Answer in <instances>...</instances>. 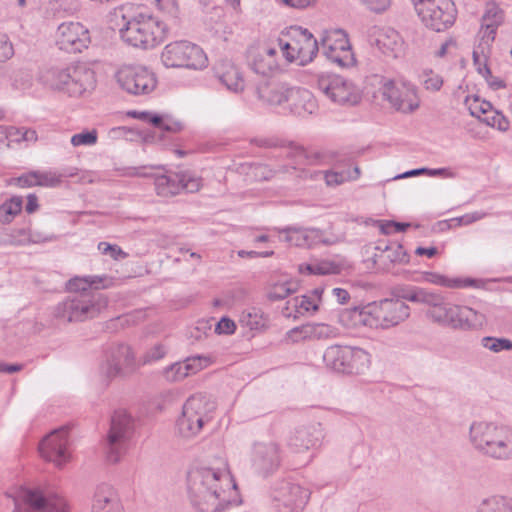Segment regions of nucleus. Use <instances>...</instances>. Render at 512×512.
Instances as JSON below:
<instances>
[{
	"mask_svg": "<svg viewBox=\"0 0 512 512\" xmlns=\"http://www.w3.org/2000/svg\"><path fill=\"white\" fill-rule=\"evenodd\" d=\"M187 482L189 499L199 512H222L241 503L225 459H219L217 465L192 469Z\"/></svg>",
	"mask_w": 512,
	"mask_h": 512,
	"instance_id": "obj_1",
	"label": "nucleus"
},
{
	"mask_svg": "<svg viewBox=\"0 0 512 512\" xmlns=\"http://www.w3.org/2000/svg\"><path fill=\"white\" fill-rule=\"evenodd\" d=\"M410 308L398 299H384L366 307L344 309L339 315L340 322L347 328L367 326L370 328L387 329L407 319Z\"/></svg>",
	"mask_w": 512,
	"mask_h": 512,
	"instance_id": "obj_2",
	"label": "nucleus"
},
{
	"mask_svg": "<svg viewBox=\"0 0 512 512\" xmlns=\"http://www.w3.org/2000/svg\"><path fill=\"white\" fill-rule=\"evenodd\" d=\"M472 446L482 455L498 461L512 460V427L476 421L469 429Z\"/></svg>",
	"mask_w": 512,
	"mask_h": 512,
	"instance_id": "obj_3",
	"label": "nucleus"
},
{
	"mask_svg": "<svg viewBox=\"0 0 512 512\" xmlns=\"http://www.w3.org/2000/svg\"><path fill=\"white\" fill-rule=\"evenodd\" d=\"M122 19L124 24L119 30L120 36L133 47L151 49L163 42L166 36V25L150 14L123 15Z\"/></svg>",
	"mask_w": 512,
	"mask_h": 512,
	"instance_id": "obj_4",
	"label": "nucleus"
},
{
	"mask_svg": "<svg viewBox=\"0 0 512 512\" xmlns=\"http://www.w3.org/2000/svg\"><path fill=\"white\" fill-rule=\"evenodd\" d=\"M43 82L53 90L78 97L95 87L94 71L85 65H72L65 68H51L42 75Z\"/></svg>",
	"mask_w": 512,
	"mask_h": 512,
	"instance_id": "obj_5",
	"label": "nucleus"
},
{
	"mask_svg": "<svg viewBox=\"0 0 512 512\" xmlns=\"http://www.w3.org/2000/svg\"><path fill=\"white\" fill-rule=\"evenodd\" d=\"M216 408L215 400L209 395L198 393L190 396L177 420L179 435L186 439L197 436L205 425L212 422Z\"/></svg>",
	"mask_w": 512,
	"mask_h": 512,
	"instance_id": "obj_6",
	"label": "nucleus"
},
{
	"mask_svg": "<svg viewBox=\"0 0 512 512\" xmlns=\"http://www.w3.org/2000/svg\"><path fill=\"white\" fill-rule=\"evenodd\" d=\"M107 303V298L99 292L75 293L56 305L54 316L67 323L81 322L96 317Z\"/></svg>",
	"mask_w": 512,
	"mask_h": 512,
	"instance_id": "obj_7",
	"label": "nucleus"
},
{
	"mask_svg": "<svg viewBox=\"0 0 512 512\" xmlns=\"http://www.w3.org/2000/svg\"><path fill=\"white\" fill-rule=\"evenodd\" d=\"M323 361L328 369L342 374H361L371 363L370 354L364 349L342 345L329 346Z\"/></svg>",
	"mask_w": 512,
	"mask_h": 512,
	"instance_id": "obj_8",
	"label": "nucleus"
},
{
	"mask_svg": "<svg viewBox=\"0 0 512 512\" xmlns=\"http://www.w3.org/2000/svg\"><path fill=\"white\" fill-rule=\"evenodd\" d=\"M161 61L167 68L201 70L208 65L203 49L187 40L167 44L162 50Z\"/></svg>",
	"mask_w": 512,
	"mask_h": 512,
	"instance_id": "obj_9",
	"label": "nucleus"
},
{
	"mask_svg": "<svg viewBox=\"0 0 512 512\" xmlns=\"http://www.w3.org/2000/svg\"><path fill=\"white\" fill-rule=\"evenodd\" d=\"M411 1L422 23L433 31H445L456 20L457 10L452 0Z\"/></svg>",
	"mask_w": 512,
	"mask_h": 512,
	"instance_id": "obj_10",
	"label": "nucleus"
},
{
	"mask_svg": "<svg viewBox=\"0 0 512 512\" xmlns=\"http://www.w3.org/2000/svg\"><path fill=\"white\" fill-rule=\"evenodd\" d=\"M13 500V512H68L61 496L39 488H21Z\"/></svg>",
	"mask_w": 512,
	"mask_h": 512,
	"instance_id": "obj_11",
	"label": "nucleus"
},
{
	"mask_svg": "<svg viewBox=\"0 0 512 512\" xmlns=\"http://www.w3.org/2000/svg\"><path fill=\"white\" fill-rule=\"evenodd\" d=\"M428 319L442 327L466 331L481 325L483 315L468 306L445 301Z\"/></svg>",
	"mask_w": 512,
	"mask_h": 512,
	"instance_id": "obj_12",
	"label": "nucleus"
},
{
	"mask_svg": "<svg viewBox=\"0 0 512 512\" xmlns=\"http://www.w3.org/2000/svg\"><path fill=\"white\" fill-rule=\"evenodd\" d=\"M324 439V430L320 423H312L297 427L290 437V466L300 468L307 465L313 458L311 448L320 446Z\"/></svg>",
	"mask_w": 512,
	"mask_h": 512,
	"instance_id": "obj_13",
	"label": "nucleus"
},
{
	"mask_svg": "<svg viewBox=\"0 0 512 512\" xmlns=\"http://www.w3.org/2000/svg\"><path fill=\"white\" fill-rule=\"evenodd\" d=\"M133 429L132 417L126 411L114 412L106 440L107 458L111 463L119 462L126 453Z\"/></svg>",
	"mask_w": 512,
	"mask_h": 512,
	"instance_id": "obj_14",
	"label": "nucleus"
},
{
	"mask_svg": "<svg viewBox=\"0 0 512 512\" xmlns=\"http://www.w3.org/2000/svg\"><path fill=\"white\" fill-rule=\"evenodd\" d=\"M118 84L132 95L151 93L157 85L155 74L143 66H124L116 74Z\"/></svg>",
	"mask_w": 512,
	"mask_h": 512,
	"instance_id": "obj_15",
	"label": "nucleus"
},
{
	"mask_svg": "<svg viewBox=\"0 0 512 512\" xmlns=\"http://www.w3.org/2000/svg\"><path fill=\"white\" fill-rule=\"evenodd\" d=\"M202 179L190 171L162 174L155 177V189L159 196L170 197L182 190L190 193L199 191Z\"/></svg>",
	"mask_w": 512,
	"mask_h": 512,
	"instance_id": "obj_16",
	"label": "nucleus"
},
{
	"mask_svg": "<svg viewBox=\"0 0 512 512\" xmlns=\"http://www.w3.org/2000/svg\"><path fill=\"white\" fill-rule=\"evenodd\" d=\"M318 50V42L308 29L290 25V63L305 66L314 59Z\"/></svg>",
	"mask_w": 512,
	"mask_h": 512,
	"instance_id": "obj_17",
	"label": "nucleus"
},
{
	"mask_svg": "<svg viewBox=\"0 0 512 512\" xmlns=\"http://www.w3.org/2000/svg\"><path fill=\"white\" fill-rule=\"evenodd\" d=\"M317 86L334 103L354 105L359 101V95L353 83L342 76L321 75L318 78Z\"/></svg>",
	"mask_w": 512,
	"mask_h": 512,
	"instance_id": "obj_18",
	"label": "nucleus"
},
{
	"mask_svg": "<svg viewBox=\"0 0 512 512\" xmlns=\"http://www.w3.org/2000/svg\"><path fill=\"white\" fill-rule=\"evenodd\" d=\"M68 431L67 426L55 429L39 444L41 456L58 467H61L70 459Z\"/></svg>",
	"mask_w": 512,
	"mask_h": 512,
	"instance_id": "obj_19",
	"label": "nucleus"
},
{
	"mask_svg": "<svg viewBox=\"0 0 512 512\" xmlns=\"http://www.w3.org/2000/svg\"><path fill=\"white\" fill-rule=\"evenodd\" d=\"M249 67L257 74L272 76L278 72L280 64L278 50L272 44H256L247 50Z\"/></svg>",
	"mask_w": 512,
	"mask_h": 512,
	"instance_id": "obj_20",
	"label": "nucleus"
},
{
	"mask_svg": "<svg viewBox=\"0 0 512 512\" xmlns=\"http://www.w3.org/2000/svg\"><path fill=\"white\" fill-rule=\"evenodd\" d=\"M136 369V360L130 346L119 344L112 347L106 356V361L101 366V371L108 378L117 375H126Z\"/></svg>",
	"mask_w": 512,
	"mask_h": 512,
	"instance_id": "obj_21",
	"label": "nucleus"
},
{
	"mask_svg": "<svg viewBox=\"0 0 512 512\" xmlns=\"http://www.w3.org/2000/svg\"><path fill=\"white\" fill-rule=\"evenodd\" d=\"M382 95L392 107L403 113H412L419 107L416 91L409 85H397L393 80H388L382 86Z\"/></svg>",
	"mask_w": 512,
	"mask_h": 512,
	"instance_id": "obj_22",
	"label": "nucleus"
},
{
	"mask_svg": "<svg viewBox=\"0 0 512 512\" xmlns=\"http://www.w3.org/2000/svg\"><path fill=\"white\" fill-rule=\"evenodd\" d=\"M90 42L88 30L79 22L62 23L57 30V44L69 53L81 52Z\"/></svg>",
	"mask_w": 512,
	"mask_h": 512,
	"instance_id": "obj_23",
	"label": "nucleus"
},
{
	"mask_svg": "<svg viewBox=\"0 0 512 512\" xmlns=\"http://www.w3.org/2000/svg\"><path fill=\"white\" fill-rule=\"evenodd\" d=\"M369 43L384 55L397 58L402 51L403 41L400 34L391 27H373L368 35Z\"/></svg>",
	"mask_w": 512,
	"mask_h": 512,
	"instance_id": "obj_24",
	"label": "nucleus"
},
{
	"mask_svg": "<svg viewBox=\"0 0 512 512\" xmlns=\"http://www.w3.org/2000/svg\"><path fill=\"white\" fill-rule=\"evenodd\" d=\"M210 364V358L206 356H191L182 362L173 363L163 370V376L169 382H179L198 373Z\"/></svg>",
	"mask_w": 512,
	"mask_h": 512,
	"instance_id": "obj_25",
	"label": "nucleus"
},
{
	"mask_svg": "<svg viewBox=\"0 0 512 512\" xmlns=\"http://www.w3.org/2000/svg\"><path fill=\"white\" fill-rule=\"evenodd\" d=\"M215 76L227 90L240 93L245 88L241 69L230 60H221L214 68Z\"/></svg>",
	"mask_w": 512,
	"mask_h": 512,
	"instance_id": "obj_26",
	"label": "nucleus"
},
{
	"mask_svg": "<svg viewBox=\"0 0 512 512\" xmlns=\"http://www.w3.org/2000/svg\"><path fill=\"white\" fill-rule=\"evenodd\" d=\"M253 466L257 472L267 476L279 466L278 447L275 444L259 443L254 447Z\"/></svg>",
	"mask_w": 512,
	"mask_h": 512,
	"instance_id": "obj_27",
	"label": "nucleus"
},
{
	"mask_svg": "<svg viewBox=\"0 0 512 512\" xmlns=\"http://www.w3.org/2000/svg\"><path fill=\"white\" fill-rule=\"evenodd\" d=\"M335 242L334 238L326 237L323 230L290 226V244L297 247L311 248L318 244L332 245Z\"/></svg>",
	"mask_w": 512,
	"mask_h": 512,
	"instance_id": "obj_28",
	"label": "nucleus"
},
{
	"mask_svg": "<svg viewBox=\"0 0 512 512\" xmlns=\"http://www.w3.org/2000/svg\"><path fill=\"white\" fill-rule=\"evenodd\" d=\"M92 512H123L118 494L111 485L102 483L96 487Z\"/></svg>",
	"mask_w": 512,
	"mask_h": 512,
	"instance_id": "obj_29",
	"label": "nucleus"
},
{
	"mask_svg": "<svg viewBox=\"0 0 512 512\" xmlns=\"http://www.w3.org/2000/svg\"><path fill=\"white\" fill-rule=\"evenodd\" d=\"M290 168L297 170L301 169L302 165H323L331 161L332 156L325 152L320 151H307L290 142Z\"/></svg>",
	"mask_w": 512,
	"mask_h": 512,
	"instance_id": "obj_30",
	"label": "nucleus"
},
{
	"mask_svg": "<svg viewBox=\"0 0 512 512\" xmlns=\"http://www.w3.org/2000/svg\"><path fill=\"white\" fill-rule=\"evenodd\" d=\"M113 285V278L107 275L76 276L67 282V290L75 293L93 292L94 289H106Z\"/></svg>",
	"mask_w": 512,
	"mask_h": 512,
	"instance_id": "obj_31",
	"label": "nucleus"
},
{
	"mask_svg": "<svg viewBox=\"0 0 512 512\" xmlns=\"http://www.w3.org/2000/svg\"><path fill=\"white\" fill-rule=\"evenodd\" d=\"M129 115H131L134 118L143 120L147 123H150L154 128L160 131L176 133L181 131L183 128L182 123L179 121H175L169 117H163L161 115L147 111H133L130 112Z\"/></svg>",
	"mask_w": 512,
	"mask_h": 512,
	"instance_id": "obj_32",
	"label": "nucleus"
},
{
	"mask_svg": "<svg viewBox=\"0 0 512 512\" xmlns=\"http://www.w3.org/2000/svg\"><path fill=\"white\" fill-rule=\"evenodd\" d=\"M348 45H350L348 35L342 29L325 31L321 37V48L325 57H333V53Z\"/></svg>",
	"mask_w": 512,
	"mask_h": 512,
	"instance_id": "obj_33",
	"label": "nucleus"
},
{
	"mask_svg": "<svg viewBox=\"0 0 512 512\" xmlns=\"http://www.w3.org/2000/svg\"><path fill=\"white\" fill-rule=\"evenodd\" d=\"M269 508L270 512H288V481L285 478L272 483Z\"/></svg>",
	"mask_w": 512,
	"mask_h": 512,
	"instance_id": "obj_34",
	"label": "nucleus"
},
{
	"mask_svg": "<svg viewBox=\"0 0 512 512\" xmlns=\"http://www.w3.org/2000/svg\"><path fill=\"white\" fill-rule=\"evenodd\" d=\"M422 278L427 283L452 289L470 287L475 283V280L472 278H450L432 271L423 272Z\"/></svg>",
	"mask_w": 512,
	"mask_h": 512,
	"instance_id": "obj_35",
	"label": "nucleus"
},
{
	"mask_svg": "<svg viewBox=\"0 0 512 512\" xmlns=\"http://www.w3.org/2000/svg\"><path fill=\"white\" fill-rule=\"evenodd\" d=\"M344 265L341 262L330 260H321L316 263H305L298 266V270L302 274L308 275H330L340 274Z\"/></svg>",
	"mask_w": 512,
	"mask_h": 512,
	"instance_id": "obj_36",
	"label": "nucleus"
},
{
	"mask_svg": "<svg viewBox=\"0 0 512 512\" xmlns=\"http://www.w3.org/2000/svg\"><path fill=\"white\" fill-rule=\"evenodd\" d=\"M323 174L325 183L329 187L339 186L348 181L357 180L360 177L361 171L358 166H355L352 171L350 170H327L324 172H318Z\"/></svg>",
	"mask_w": 512,
	"mask_h": 512,
	"instance_id": "obj_37",
	"label": "nucleus"
},
{
	"mask_svg": "<svg viewBox=\"0 0 512 512\" xmlns=\"http://www.w3.org/2000/svg\"><path fill=\"white\" fill-rule=\"evenodd\" d=\"M477 512H512V498L491 496L479 504Z\"/></svg>",
	"mask_w": 512,
	"mask_h": 512,
	"instance_id": "obj_38",
	"label": "nucleus"
},
{
	"mask_svg": "<svg viewBox=\"0 0 512 512\" xmlns=\"http://www.w3.org/2000/svg\"><path fill=\"white\" fill-rule=\"evenodd\" d=\"M23 199L21 196H13L0 205V223L9 224L21 212Z\"/></svg>",
	"mask_w": 512,
	"mask_h": 512,
	"instance_id": "obj_39",
	"label": "nucleus"
},
{
	"mask_svg": "<svg viewBox=\"0 0 512 512\" xmlns=\"http://www.w3.org/2000/svg\"><path fill=\"white\" fill-rule=\"evenodd\" d=\"M257 91L259 97L266 100L270 105L280 106L287 100L286 93L288 89L282 86L281 91H277L274 82L269 83L267 87H259Z\"/></svg>",
	"mask_w": 512,
	"mask_h": 512,
	"instance_id": "obj_40",
	"label": "nucleus"
},
{
	"mask_svg": "<svg viewBox=\"0 0 512 512\" xmlns=\"http://www.w3.org/2000/svg\"><path fill=\"white\" fill-rule=\"evenodd\" d=\"M288 296V278L285 275L272 277L267 288V297L271 301L283 300Z\"/></svg>",
	"mask_w": 512,
	"mask_h": 512,
	"instance_id": "obj_41",
	"label": "nucleus"
},
{
	"mask_svg": "<svg viewBox=\"0 0 512 512\" xmlns=\"http://www.w3.org/2000/svg\"><path fill=\"white\" fill-rule=\"evenodd\" d=\"M495 19L489 23L485 22V28L482 31L481 40L477 47L480 49L490 50V46L496 37L497 26L502 21V11L495 9Z\"/></svg>",
	"mask_w": 512,
	"mask_h": 512,
	"instance_id": "obj_42",
	"label": "nucleus"
},
{
	"mask_svg": "<svg viewBox=\"0 0 512 512\" xmlns=\"http://www.w3.org/2000/svg\"><path fill=\"white\" fill-rule=\"evenodd\" d=\"M310 499V491L300 485L290 484V512H301Z\"/></svg>",
	"mask_w": 512,
	"mask_h": 512,
	"instance_id": "obj_43",
	"label": "nucleus"
},
{
	"mask_svg": "<svg viewBox=\"0 0 512 512\" xmlns=\"http://www.w3.org/2000/svg\"><path fill=\"white\" fill-rule=\"evenodd\" d=\"M480 344L494 354L512 351V341L504 337L484 336L481 338Z\"/></svg>",
	"mask_w": 512,
	"mask_h": 512,
	"instance_id": "obj_44",
	"label": "nucleus"
},
{
	"mask_svg": "<svg viewBox=\"0 0 512 512\" xmlns=\"http://www.w3.org/2000/svg\"><path fill=\"white\" fill-rule=\"evenodd\" d=\"M445 301V297L441 293L422 288L419 304H425L429 307L426 312L427 318L435 313V311L442 306Z\"/></svg>",
	"mask_w": 512,
	"mask_h": 512,
	"instance_id": "obj_45",
	"label": "nucleus"
},
{
	"mask_svg": "<svg viewBox=\"0 0 512 512\" xmlns=\"http://www.w3.org/2000/svg\"><path fill=\"white\" fill-rule=\"evenodd\" d=\"M421 291L422 287L412 285H398L393 289L392 294L395 297L394 299H398L403 302L406 300L419 304Z\"/></svg>",
	"mask_w": 512,
	"mask_h": 512,
	"instance_id": "obj_46",
	"label": "nucleus"
},
{
	"mask_svg": "<svg viewBox=\"0 0 512 512\" xmlns=\"http://www.w3.org/2000/svg\"><path fill=\"white\" fill-rule=\"evenodd\" d=\"M293 307L295 319L305 314H313L319 309L315 301L311 300L307 294L293 298Z\"/></svg>",
	"mask_w": 512,
	"mask_h": 512,
	"instance_id": "obj_47",
	"label": "nucleus"
},
{
	"mask_svg": "<svg viewBox=\"0 0 512 512\" xmlns=\"http://www.w3.org/2000/svg\"><path fill=\"white\" fill-rule=\"evenodd\" d=\"M326 58L341 68L352 67L356 63L351 44L348 47H342L341 50H337V52L333 53V57Z\"/></svg>",
	"mask_w": 512,
	"mask_h": 512,
	"instance_id": "obj_48",
	"label": "nucleus"
},
{
	"mask_svg": "<svg viewBox=\"0 0 512 512\" xmlns=\"http://www.w3.org/2000/svg\"><path fill=\"white\" fill-rule=\"evenodd\" d=\"M35 175L37 186L54 188L59 186L62 182V175L55 171L36 170Z\"/></svg>",
	"mask_w": 512,
	"mask_h": 512,
	"instance_id": "obj_49",
	"label": "nucleus"
},
{
	"mask_svg": "<svg viewBox=\"0 0 512 512\" xmlns=\"http://www.w3.org/2000/svg\"><path fill=\"white\" fill-rule=\"evenodd\" d=\"M240 323L250 330H257L264 326V319L258 310L252 308L242 312Z\"/></svg>",
	"mask_w": 512,
	"mask_h": 512,
	"instance_id": "obj_50",
	"label": "nucleus"
},
{
	"mask_svg": "<svg viewBox=\"0 0 512 512\" xmlns=\"http://www.w3.org/2000/svg\"><path fill=\"white\" fill-rule=\"evenodd\" d=\"M312 331L313 339H330L339 334L336 327L325 323H314L312 327H308V332Z\"/></svg>",
	"mask_w": 512,
	"mask_h": 512,
	"instance_id": "obj_51",
	"label": "nucleus"
},
{
	"mask_svg": "<svg viewBox=\"0 0 512 512\" xmlns=\"http://www.w3.org/2000/svg\"><path fill=\"white\" fill-rule=\"evenodd\" d=\"M384 253H385V257L391 263H399V264L409 263V255L407 254L405 248L401 244H396L394 246H387Z\"/></svg>",
	"mask_w": 512,
	"mask_h": 512,
	"instance_id": "obj_52",
	"label": "nucleus"
},
{
	"mask_svg": "<svg viewBox=\"0 0 512 512\" xmlns=\"http://www.w3.org/2000/svg\"><path fill=\"white\" fill-rule=\"evenodd\" d=\"M468 109L473 117L479 119H481L483 115H491L494 111L490 102L480 100L478 97H475L472 102L468 104Z\"/></svg>",
	"mask_w": 512,
	"mask_h": 512,
	"instance_id": "obj_53",
	"label": "nucleus"
},
{
	"mask_svg": "<svg viewBox=\"0 0 512 512\" xmlns=\"http://www.w3.org/2000/svg\"><path fill=\"white\" fill-rule=\"evenodd\" d=\"M489 50L480 49L479 47H476L473 50V62L474 65L477 67V71L487 78L488 76H491L490 68L487 65V53Z\"/></svg>",
	"mask_w": 512,
	"mask_h": 512,
	"instance_id": "obj_54",
	"label": "nucleus"
},
{
	"mask_svg": "<svg viewBox=\"0 0 512 512\" xmlns=\"http://www.w3.org/2000/svg\"><path fill=\"white\" fill-rule=\"evenodd\" d=\"M290 97H298L302 99L304 101L302 109L309 114H311L315 109V102L312 94L306 89L290 88Z\"/></svg>",
	"mask_w": 512,
	"mask_h": 512,
	"instance_id": "obj_55",
	"label": "nucleus"
},
{
	"mask_svg": "<svg viewBox=\"0 0 512 512\" xmlns=\"http://www.w3.org/2000/svg\"><path fill=\"white\" fill-rule=\"evenodd\" d=\"M483 121L500 131H507L509 128V120L499 111L494 110L491 115L484 117Z\"/></svg>",
	"mask_w": 512,
	"mask_h": 512,
	"instance_id": "obj_56",
	"label": "nucleus"
},
{
	"mask_svg": "<svg viewBox=\"0 0 512 512\" xmlns=\"http://www.w3.org/2000/svg\"><path fill=\"white\" fill-rule=\"evenodd\" d=\"M97 142L96 130L85 131L78 134H74L71 137V144L75 147L78 146H90Z\"/></svg>",
	"mask_w": 512,
	"mask_h": 512,
	"instance_id": "obj_57",
	"label": "nucleus"
},
{
	"mask_svg": "<svg viewBox=\"0 0 512 512\" xmlns=\"http://www.w3.org/2000/svg\"><path fill=\"white\" fill-rule=\"evenodd\" d=\"M368 11L375 14L385 13L392 4V0H358Z\"/></svg>",
	"mask_w": 512,
	"mask_h": 512,
	"instance_id": "obj_58",
	"label": "nucleus"
},
{
	"mask_svg": "<svg viewBox=\"0 0 512 512\" xmlns=\"http://www.w3.org/2000/svg\"><path fill=\"white\" fill-rule=\"evenodd\" d=\"M167 347L163 345L162 343H158L151 347L144 355L143 357V363L148 364L155 361H158L165 357L167 354Z\"/></svg>",
	"mask_w": 512,
	"mask_h": 512,
	"instance_id": "obj_59",
	"label": "nucleus"
},
{
	"mask_svg": "<svg viewBox=\"0 0 512 512\" xmlns=\"http://www.w3.org/2000/svg\"><path fill=\"white\" fill-rule=\"evenodd\" d=\"M9 184L15 185L19 188H31L37 186L35 171L24 173L19 177L12 178Z\"/></svg>",
	"mask_w": 512,
	"mask_h": 512,
	"instance_id": "obj_60",
	"label": "nucleus"
},
{
	"mask_svg": "<svg viewBox=\"0 0 512 512\" xmlns=\"http://www.w3.org/2000/svg\"><path fill=\"white\" fill-rule=\"evenodd\" d=\"M98 250L104 255H110L113 259H123L127 254L117 245H112L107 242H100Z\"/></svg>",
	"mask_w": 512,
	"mask_h": 512,
	"instance_id": "obj_61",
	"label": "nucleus"
},
{
	"mask_svg": "<svg viewBox=\"0 0 512 512\" xmlns=\"http://www.w3.org/2000/svg\"><path fill=\"white\" fill-rule=\"evenodd\" d=\"M308 327H312V323L303 324L290 329V341L299 342L301 340L313 339L312 331L308 332Z\"/></svg>",
	"mask_w": 512,
	"mask_h": 512,
	"instance_id": "obj_62",
	"label": "nucleus"
},
{
	"mask_svg": "<svg viewBox=\"0 0 512 512\" xmlns=\"http://www.w3.org/2000/svg\"><path fill=\"white\" fill-rule=\"evenodd\" d=\"M13 54L14 50L8 36L0 33V62L8 60Z\"/></svg>",
	"mask_w": 512,
	"mask_h": 512,
	"instance_id": "obj_63",
	"label": "nucleus"
},
{
	"mask_svg": "<svg viewBox=\"0 0 512 512\" xmlns=\"http://www.w3.org/2000/svg\"><path fill=\"white\" fill-rule=\"evenodd\" d=\"M235 323L229 319V318H226V317H223L217 324H216V327H215V332L217 334H233L234 331H235Z\"/></svg>",
	"mask_w": 512,
	"mask_h": 512,
	"instance_id": "obj_64",
	"label": "nucleus"
}]
</instances>
